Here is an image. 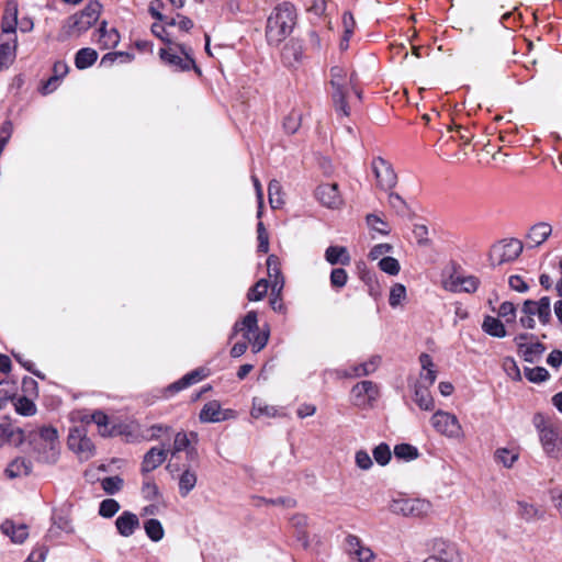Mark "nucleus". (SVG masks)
<instances>
[{"label": "nucleus", "mask_w": 562, "mask_h": 562, "mask_svg": "<svg viewBox=\"0 0 562 562\" xmlns=\"http://www.w3.org/2000/svg\"><path fill=\"white\" fill-rule=\"evenodd\" d=\"M235 333H243V336L251 345L254 352L263 349L269 340L270 328L265 325L261 329L258 326V316L255 311L248 312L245 317L234 326Z\"/></svg>", "instance_id": "f03ea898"}, {"label": "nucleus", "mask_w": 562, "mask_h": 562, "mask_svg": "<svg viewBox=\"0 0 562 562\" xmlns=\"http://www.w3.org/2000/svg\"><path fill=\"white\" fill-rule=\"evenodd\" d=\"M227 418L226 412L221 408L217 401L206 403L200 412L202 423H218Z\"/></svg>", "instance_id": "a878e982"}, {"label": "nucleus", "mask_w": 562, "mask_h": 562, "mask_svg": "<svg viewBox=\"0 0 562 562\" xmlns=\"http://www.w3.org/2000/svg\"><path fill=\"white\" fill-rule=\"evenodd\" d=\"M441 283L450 292L473 293L479 286L477 278L462 274L454 269L445 271Z\"/></svg>", "instance_id": "9b49d317"}, {"label": "nucleus", "mask_w": 562, "mask_h": 562, "mask_svg": "<svg viewBox=\"0 0 562 562\" xmlns=\"http://www.w3.org/2000/svg\"><path fill=\"white\" fill-rule=\"evenodd\" d=\"M14 409L22 416H33L36 413V406L30 398L19 396L12 400Z\"/></svg>", "instance_id": "09e8293b"}, {"label": "nucleus", "mask_w": 562, "mask_h": 562, "mask_svg": "<svg viewBox=\"0 0 562 562\" xmlns=\"http://www.w3.org/2000/svg\"><path fill=\"white\" fill-rule=\"evenodd\" d=\"M200 461L180 462L170 461L167 465L170 474L178 481V492L181 497H187L198 484Z\"/></svg>", "instance_id": "7ed1b4c3"}, {"label": "nucleus", "mask_w": 562, "mask_h": 562, "mask_svg": "<svg viewBox=\"0 0 562 562\" xmlns=\"http://www.w3.org/2000/svg\"><path fill=\"white\" fill-rule=\"evenodd\" d=\"M517 514L526 521H536L543 518V509L536 504L521 501L517 503Z\"/></svg>", "instance_id": "72a5a7b5"}, {"label": "nucleus", "mask_w": 562, "mask_h": 562, "mask_svg": "<svg viewBox=\"0 0 562 562\" xmlns=\"http://www.w3.org/2000/svg\"><path fill=\"white\" fill-rule=\"evenodd\" d=\"M68 447L82 461L89 460L94 456V445L81 428L76 427L70 430L68 436Z\"/></svg>", "instance_id": "ddd939ff"}, {"label": "nucleus", "mask_w": 562, "mask_h": 562, "mask_svg": "<svg viewBox=\"0 0 562 562\" xmlns=\"http://www.w3.org/2000/svg\"><path fill=\"white\" fill-rule=\"evenodd\" d=\"M121 506L114 498H105L100 503L99 515L103 518H112L120 510Z\"/></svg>", "instance_id": "864d4df0"}, {"label": "nucleus", "mask_w": 562, "mask_h": 562, "mask_svg": "<svg viewBox=\"0 0 562 562\" xmlns=\"http://www.w3.org/2000/svg\"><path fill=\"white\" fill-rule=\"evenodd\" d=\"M532 424L536 427L541 446L546 453L552 456L559 451V432L558 429L551 424L547 417L537 413L532 418Z\"/></svg>", "instance_id": "1a4fd4ad"}, {"label": "nucleus", "mask_w": 562, "mask_h": 562, "mask_svg": "<svg viewBox=\"0 0 562 562\" xmlns=\"http://www.w3.org/2000/svg\"><path fill=\"white\" fill-rule=\"evenodd\" d=\"M101 4L90 1L82 11L69 18L65 32L68 36H80L87 32L99 19Z\"/></svg>", "instance_id": "39448f33"}, {"label": "nucleus", "mask_w": 562, "mask_h": 562, "mask_svg": "<svg viewBox=\"0 0 562 562\" xmlns=\"http://www.w3.org/2000/svg\"><path fill=\"white\" fill-rule=\"evenodd\" d=\"M356 465L363 471H368L373 467V461L367 450L360 449L355 453Z\"/></svg>", "instance_id": "e2e57ef3"}, {"label": "nucleus", "mask_w": 562, "mask_h": 562, "mask_svg": "<svg viewBox=\"0 0 562 562\" xmlns=\"http://www.w3.org/2000/svg\"><path fill=\"white\" fill-rule=\"evenodd\" d=\"M372 171L376 179V184L381 190L390 191L397 183V176L392 165L381 157H376L372 161Z\"/></svg>", "instance_id": "4468645a"}, {"label": "nucleus", "mask_w": 562, "mask_h": 562, "mask_svg": "<svg viewBox=\"0 0 562 562\" xmlns=\"http://www.w3.org/2000/svg\"><path fill=\"white\" fill-rule=\"evenodd\" d=\"M68 71V66L64 61H57L54 65V76L49 78L47 85L45 86V92H52L56 88V83L58 78L64 77Z\"/></svg>", "instance_id": "5fc2aeb1"}, {"label": "nucleus", "mask_w": 562, "mask_h": 562, "mask_svg": "<svg viewBox=\"0 0 562 562\" xmlns=\"http://www.w3.org/2000/svg\"><path fill=\"white\" fill-rule=\"evenodd\" d=\"M432 428L439 435L452 440H463L464 429L457 415L447 411L438 409L430 417Z\"/></svg>", "instance_id": "423d86ee"}, {"label": "nucleus", "mask_w": 562, "mask_h": 562, "mask_svg": "<svg viewBox=\"0 0 562 562\" xmlns=\"http://www.w3.org/2000/svg\"><path fill=\"white\" fill-rule=\"evenodd\" d=\"M419 363L422 371L419 374L418 385L426 387L431 386L437 379V370L432 362L431 357L428 353H422L419 357Z\"/></svg>", "instance_id": "b1692460"}, {"label": "nucleus", "mask_w": 562, "mask_h": 562, "mask_svg": "<svg viewBox=\"0 0 562 562\" xmlns=\"http://www.w3.org/2000/svg\"><path fill=\"white\" fill-rule=\"evenodd\" d=\"M428 389L429 387L418 385V384L416 385V389H415V402L422 409H425V411H431L435 406L434 398L430 395V392Z\"/></svg>", "instance_id": "79ce46f5"}, {"label": "nucleus", "mask_w": 562, "mask_h": 562, "mask_svg": "<svg viewBox=\"0 0 562 562\" xmlns=\"http://www.w3.org/2000/svg\"><path fill=\"white\" fill-rule=\"evenodd\" d=\"M18 23V4L14 1H9L5 5L2 18V33L15 35Z\"/></svg>", "instance_id": "c85d7f7f"}, {"label": "nucleus", "mask_w": 562, "mask_h": 562, "mask_svg": "<svg viewBox=\"0 0 562 562\" xmlns=\"http://www.w3.org/2000/svg\"><path fill=\"white\" fill-rule=\"evenodd\" d=\"M180 452L186 453V461L195 462L199 459L196 448L191 446L188 435L184 431L176 434L172 447L168 449V453L171 456L170 461H180Z\"/></svg>", "instance_id": "a211bd4d"}, {"label": "nucleus", "mask_w": 562, "mask_h": 562, "mask_svg": "<svg viewBox=\"0 0 562 562\" xmlns=\"http://www.w3.org/2000/svg\"><path fill=\"white\" fill-rule=\"evenodd\" d=\"M406 300V288L402 283H395L389 295L390 305L395 308Z\"/></svg>", "instance_id": "603ef678"}, {"label": "nucleus", "mask_w": 562, "mask_h": 562, "mask_svg": "<svg viewBox=\"0 0 562 562\" xmlns=\"http://www.w3.org/2000/svg\"><path fill=\"white\" fill-rule=\"evenodd\" d=\"M140 521L136 514L125 510L115 520V528L120 536L132 537L139 528Z\"/></svg>", "instance_id": "aec40b11"}, {"label": "nucleus", "mask_w": 562, "mask_h": 562, "mask_svg": "<svg viewBox=\"0 0 562 562\" xmlns=\"http://www.w3.org/2000/svg\"><path fill=\"white\" fill-rule=\"evenodd\" d=\"M1 530L15 543H23L29 537L27 526L24 524H15L12 520L2 522Z\"/></svg>", "instance_id": "bb28decb"}, {"label": "nucleus", "mask_w": 562, "mask_h": 562, "mask_svg": "<svg viewBox=\"0 0 562 562\" xmlns=\"http://www.w3.org/2000/svg\"><path fill=\"white\" fill-rule=\"evenodd\" d=\"M378 266L383 272H385L390 276H396L401 269L400 262L397 261V259L390 257V256H385V257L381 258L379 260Z\"/></svg>", "instance_id": "bf43d9fd"}, {"label": "nucleus", "mask_w": 562, "mask_h": 562, "mask_svg": "<svg viewBox=\"0 0 562 562\" xmlns=\"http://www.w3.org/2000/svg\"><path fill=\"white\" fill-rule=\"evenodd\" d=\"M291 525L297 532V538L304 546L308 544L307 526L308 519L305 515L296 514L291 518Z\"/></svg>", "instance_id": "a19ab883"}, {"label": "nucleus", "mask_w": 562, "mask_h": 562, "mask_svg": "<svg viewBox=\"0 0 562 562\" xmlns=\"http://www.w3.org/2000/svg\"><path fill=\"white\" fill-rule=\"evenodd\" d=\"M91 420L98 426L99 434L103 437L121 435V427L112 425L109 417L103 412H95L91 415Z\"/></svg>", "instance_id": "cd10ccee"}, {"label": "nucleus", "mask_w": 562, "mask_h": 562, "mask_svg": "<svg viewBox=\"0 0 562 562\" xmlns=\"http://www.w3.org/2000/svg\"><path fill=\"white\" fill-rule=\"evenodd\" d=\"M367 225L372 232H375L380 235H389L391 232V227L381 216L376 214H368L366 217Z\"/></svg>", "instance_id": "49530a36"}, {"label": "nucleus", "mask_w": 562, "mask_h": 562, "mask_svg": "<svg viewBox=\"0 0 562 562\" xmlns=\"http://www.w3.org/2000/svg\"><path fill=\"white\" fill-rule=\"evenodd\" d=\"M144 530L146 536L154 542H159L165 537L162 524L155 518H150L144 522Z\"/></svg>", "instance_id": "58836bf2"}, {"label": "nucleus", "mask_w": 562, "mask_h": 562, "mask_svg": "<svg viewBox=\"0 0 562 562\" xmlns=\"http://www.w3.org/2000/svg\"><path fill=\"white\" fill-rule=\"evenodd\" d=\"M355 19L350 12H345L342 15V25H344V37L340 43L342 49L348 47V41L353 33L355 29Z\"/></svg>", "instance_id": "6e6d98bb"}, {"label": "nucleus", "mask_w": 562, "mask_h": 562, "mask_svg": "<svg viewBox=\"0 0 562 562\" xmlns=\"http://www.w3.org/2000/svg\"><path fill=\"white\" fill-rule=\"evenodd\" d=\"M430 554L423 562H459V551L454 543L435 538L429 543Z\"/></svg>", "instance_id": "f8f14e48"}, {"label": "nucleus", "mask_w": 562, "mask_h": 562, "mask_svg": "<svg viewBox=\"0 0 562 562\" xmlns=\"http://www.w3.org/2000/svg\"><path fill=\"white\" fill-rule=\"evenodd\" d=\"M302 114L299 111H291L283 122L286 133L294 134L301 126Z\"/></svg>", "instance_id": "052dcab7"}, {"label": "nucleus", "mask_w": 562, "mask_h": 562, "mask_svg": "<svg viewBox=\"0 0 562 562\" xmlns=\"http://www.w3.org/2000/svg\"><path fill=\"white\" fill-rule=\"evenodd\" d=\"M394 454L397 459L411 461L418 458V450L409 443H400L395 446Z\"/></svg>", "instance_id": "8fccbe9b"}, {"label": "nucleus", "mask_w": 562, "mask_h": 562, "mask_svg": "<svg viewBox=\"0 0 562 562\" xmlns=\"http://www.w3.org/2000/svg\"><path fill=\"white\" fill-rule=\"evenodd\" d=\"M167 456L168 449L164 447H153L144 456L142 471L148 473L156 470L165 462Z\"/></svg>", "instance_id": "5701e85b"}, {"label": "nucleus", "mask_w": 562, "mask_h": 562, "mask_svg": "<svg viewBox=\"0 0 562 562\" xmlns=\"http://www.w3.org/2000/svg\"><path fill=\"white\" fill-rule=\"evenodd\" d=\"M268 276L273 292L280 293L284 286V279L281 274L280 260L277 256L270 255L267 259Z\"/></svg>", "instance_id": "393cba45"}, {"label": "nucleus", "mask_w": 562, "mask_h": 562, "mask_svg": "<svg viewBox=\"0 0 562 562\" xmlns=\"http://www.w3.org/2000/svg\"><path fill=\"white\" fill-rule=\"evenodd\" d=\"M16 37L12 34L0 36V69L9 67L15 57Z\"/></svg>", "instance_id": "4be33fe9"}, {"label": "nucleus", "mask_w": 562, "mask_h": 562, "mask_svg": "<svg viewBox=\"0 0 562 562\" xmlns=\"http://www.w3.org/2000/svg\"><path fill=\"white\" fill-rule=\"evenodd\" d=\"M389 205L397 213L405 214L408 206L406 201L397 193L390 192L387 196Z\"/></svg>", "instance_id": "680f3d73"}, {"label": "nucleus", "mask_w": 562, "mask_h": 562, "mask_svg": "<svg viewBox=\"0 0 562 562\" xmlns=\"http://www.w3.org/2000/svg\"><path fill=\"white\" fill-rule=\"evenodd\" d=\"M204 378L202 370H195L188 374H186L182 379L170 385V390H173L176 392L181 391L199 381H201Z\"/></svg>", "instance_id": "de8ad7c7"}, {"label": "nucleus", "mask_w": 562, "mask_h": 562, "mask_svg": "<svg viewBox=\"0 0 562 562\" xmlns=\"http://www.w3.org/2000/svg\"><path fill=\"white\" fill-rule=\"evenodd\" d=\"M268 281L266 279H260L249 291L247 297L249 301H260L265 297L268 291Z\"/></svg>", "instance_id": "13d9d810"}, {"label": "nucleus", "mask_w": 562, "mask_h": 562, "mask_svg": "<svg viewBox=\"0 0 562 562\" xmlns=\"http://www.w3.org/2000/svg\"><path fill=\"white\" fill-rule=\"evenodd\" d=\"M101 486L108 494H115L122 488L123 480L120 476H109L102 480Z\"/></svg>", "instance_id": "0e129e2a"}, {"label": "nucleus", "mask_w": 562, "mask_h": 562, "mask_svg": "<svg viewBox=\"0 0 562 562\" xmlns=\"http://www.w3.org/2000/svg\"><path fill=\"white\" fill-rule=\"evenodd\" d=\"M372 454L375 462L381 467H385L391 461L392 458L390 446L384 442L378 445L373 449Z\"/></svg>", "instance_id": "3c124183"}, {"label": "nucleus", "mask_w": 562, "mask_h": 562, "mask_svg": "<svg viewBox=\"0 0 562 562\" xmlns=\"http://www.w3.org/2000/svg\"><path fill=\"white\" fill-rule=\"evenodd\" d=\"M24 441V431L13 425L9 418H3L0 422V449L4 446L19 447Z\"/></svg>", "instance_id": "6ab92c4d"}, {"label": "nucleus", "mask_w": 562, "mask_h": 562, "mask_svg": "<svg viewBox=\"0 0 562 562\" xmlns=\"http://www.w3.org/2000/svg\"><path fill=\"white\" fill-rule=\"evenodd\" d=\"M537 316L539 322L543 325L549 324L551 319V300L548 296H542L538 301L526 300L521 306V316L519 323L524 328L533 329L536 327Z\"/></svg>", "instance_id": "20e7f679"}, {"label": "nucleus", "mask_w": 562, "mask_h": 562, "mask_svg": "<svg viewBox=\"0 0 562 562\" xmlns=\"http://www.w3.org/2000/svg\"><path fill=\"white\" fill-rule=\"evenodd\" d=\"M552 227L550 224L541 222L533 225L527 236L528 241L532 246H540L551 235Z\"/></svg>", "instance_id": "473e14b6"}, {"label": "nucleus", "mask_w": 562, "mask_h": 562, "mask_svg": "<svg viewBox=\"0 0 562 562\" xmlns=\"http://www.w3.org/2000/svg\"><path fill=\"white\" fill-rule=\"evenodd\" d=\"M347 551L350 557L357 559L359 562H371L374 554L372 550L364 546L362 541L353 535H349L346 539Z\"/></svg>", "instance_id": "412c9836"}, {"label": "nucleus", "mask_w": 562, "mask_h": 562, "mask_svg": "<svg viewBox=\"0 0 562 562\" xmlns=\"http://www.w3.org/2000/svg\"><path fill=\"white\" fill-rule=\"evenodd\" d=\"M330 74V85L334 91L350 90L352 88V79L348 77L344 68L335 66L331 68Z\"/></svg>", "instance_id": "2f4dec72"}, {"label": "nucleus", "mask_w": 562, "mask_h": 562, "mask_svg": "<svg viewBox=\"0 0 562 562\" xmlns=\"http://www.w3.org/2000/svg\"><path fill=\"white\" fill-rule=\"evenodd\" d=\"M349 90H339V91H333L331 99L334 103L335 111L338 115L341 116H349L350 114V108L346 101V97L348 94Z\"/></svg>", "instance_id": "a18cd8bd"}, {"label": "nucleus", "mask_w": 562, "mask_h": 562, "mask_svg": "<svg viewBox=\"0 0 562 562\" xmlns=\"http://www.w3.org/2000/svg\"><path fill=\"white\" fill-rule=\"evenodd\" d=\"M32 470L31 461L24 458H16L13 460L8 468L5 469V473L9 477H21L27 475Z\"/></svg>", "instance_id": "c9c22d12"}, {"label": "nucleus", "mask_w": 562, "mask_h": 562, "mask_svg": "<svg viewBox=\"0 0 562 562\" xmlns=\"http://www.w3.org/2000/svg\"><path fill=\"white\" fill-rule=\"evenodd\" d=\"M525 375L530 382L539 383L549 378V372L542 367H536L526 369Z\"/></svg>", "instance_id": "69168bd1"}, {"label": "nucleus", "mask_w": 562, "mask_h": 562, "mask_svg": "<svg viewBox=\"0 0 562 562\" xmlns=\"http://www.w3.org/2000/svg\"><path fill=\"white\" fill-rule=\"evenodd\" d=\"M281 56H282L283 63L286 66L293 67V66H295L301 60L302 48L296 43H292V42L288 43L282 48Z\"/></svg>", "instance_id": "e433bc0d"}, {"label": "nucleus", "mask_w": 562, "mask_h": 562, "mask_svg": "<svg viewBox=\"0 0 562 562\" xmlns=\"http://www.w3.org/2000/svg\"><path fill=\"white\" fill-rule=\"evenodd\" d=\"M522 251V243L518 239H504L495 244L490 251V260L493 266H501L514 261Z\"/></svg>", "instance_id": "9d476101"}, {"label": "nucleus", "mask_w": 562, "mask_h": 562, "mask_svg": "<svg viewBox=\"0 0 562 562\" xmlns=\"http://www.w3.org/2000/svg\"><path fill=\"white\" fill-rule=\"evenodd\" d=\"M250 415L256 419L261 417L274 418L279 416V411L276 406L266 403L265 400L260 397H254Z\"/></svg>", "instance_id": "c756f323"}, {"label": "nucleus", "mask_w": 562, "mask_h": 562, "mask_svg": "<svg viewBox=\"0 0 562 562\" xmlns=\"http://www.w3.org/2000/svg\"><path fill=\"white\" fill-rule=\"evenodd\" d=\"M269 204L272 209H280L284 204L282 187L278 180H271L268 186Z\"/></svg>", "instance_id": "ea45409f"}, {"label": "nucleus", "mask_w": 562, "mask_h": 562, "mask_svg": "<svg viewBox=\"0 0 562 562\" xmlns=\"http://www.w3.org/2000/svg\"><path fill=\"white\" fill-rule=\"evenodd\" d=\"M181 55L177 54L171 47L162 48L159 52L160 58L176 70H189L194 67V59L191 57V49L186 46H179Z\"/></svg>", "instance_id": "dca6fc26"}, {"label": "nucleus", "mask_w": 562, "mask_h": 562, "mask_svg": "<svg viewBox=\"0 0 562 562\" xmlns=\"http://www.w3.org/2000/svg\"><path fill=\"white\" fill-rule=\"evenodd\" d=\"M495 461L505 468H512L518 460L519 453L515 449L498 448L494 454Z\"/></svg>", "instance_id": "c03bdc74"}, {"label": "nucleus", "mask_w": 562, "mask_h": 562, "mask_svg": "<svg viewBox=\"0 0 562 562\" xmlns=\"http://www.w3.org/2000/svg\"><path fill=\"white\" fill-rule=\"evenodd\" d=\"M482 329L490 336L496 338H504L506 336V329L504 324L496 317L486 316L482 323Z\"/></svg>", "instance_id": "4c0bfd02"}, {"label": "nucleus", "mask_w": 562, "mask_h": 562, "mask_svg": "<svg viewBox=\"0 0 562 562\" xmlns=\"http://www.w3.org/2000/svg\"><path fill=\"white\" fill-rule=\"evenodd\" d=\"M317 201L325 207L338 210L344 205V199L337 183L319 184L315 191Z\"/></svg>", "instance_id": "f3484780"}, {"label": "nucleus", "mask_w": 562, "mask_h": 562, "mask_svg": "<svg viewBox=\"0 0 562 562\" xmlns=\"http://www.w3.org/2000/svg\"><path fill=\"white\" fill-rule=\"evenodd\" d=\"M380 361L381 358L379 356L371 357L368 361L355 368V375L361 376L373 373L378 369Z\"/></svg>", "instance_id": "4d7b16f0"}, {"label": "nucleus", "mask_w": 562, "mask_h": 562, "mask_svg": "<svg viewBox=\"0 0 562 562\" xmlns=\"http://www.w3.org/2000/svg\"><path fill=\"white\" fill-rule=\"evenodd\" d=\"M296 22V12L289 2L274 8L267 21L266 38L269 45H279L293 31Z\"/></svg>", "instance_id": "f257e3e1"}, {"label": "nucleus", "mask_w": 562, "mask_h": 562, "mask_svg": "<svg viewBox=\"0 0 562 562\" xmlns=\"http://www.w3.org/2000/svg\"><path fill=\"white\" fill-rule=\"evenodd\" d=\"M379 396V389L372 381H361L351 390L352 403L360 408L371 407Z\"/></svg>", "instance_id": "2eb2a0df"}, {"label": "nucleus", "mask_w": 562, "mask_h": 562, "mask_svg": "<svg viewBox=\"0 0 562 562\" xmlns=\"http://www.w3.org/2000/svg\"><path fill=\"white\" fill-rule=\"evenodd\" d=\"M390 512L395 515L413 518H424L434 512L430 501L425 498H395L389 505Z\"/></svg>", "instance_id": "0eeeda50"}, {"label": "nucleus", "mask_w": 562, "mask_h": 562, "mask_svg": "<svg viewBox=\"0 0 562 562\" xmlns=\"http://www.w3.org/2000/svg\"><path fill=\"white\" fill-rule=\"evenodd\" d=\"M348 281V274L345 269L336 268L330 273V284L335 288H344Z\"/></svg>", "instance_id": "774afa93"}, {"label": "nucleus", "mask_w": 562, "mask_h": 562, "mask_svg": "<svg viewBox=\"0 0 562 562\" xmlns=\"http://www.w3.org/2000/svg\"><path fill=\"white\" fill-rule=\"evenodd\" d=\"M325 259L330 265H344L350 263L351 258L346 247L342 246H330L325 251Z\"/></svg>", "instance_id": "f704fd0d"}, {"label": "nucleus", "mask_w": 562, "mask_h": 562, "mask_svg": "<svg viewBox=\"0 0 562 562\" xmlns=\"http://www.w3.org/2000/svg\"><path fill=\"white\" fill-rule=\"evenodd\" d=\"M498 316L503 317L507 323H513L516 319V307L512 302H503L498 308Z\"/></svg>", "instance_id": "338daca9"}, {"label": "nucleus", "mask_w": 562, "mask_h": 562, "mask_svg": "<svg viewBox=\"0 0 562 562\" xmlns=\"http://www.w3.org/2000/svg\"><path fill=\"white\" fill-rule=\"evenodd\" d=\"M97 42L103 49L113 48L119 44L120 35L115 29H108L106 22H102L98 30Z\"/></svg>", "instance_id": "7c9ffc66"}, {"label": "nucleus", "mask_w": 562, "mask_h": 562, "mask_svg": "<svg viewBox=\"0 0 562 562\" xmlns=\"http://www.w3.org/2000/svg\"><path fill=\"white\" fill-rule=\"evenodd\" d=\"M98 58V53L92 48H81L76 54L75 64L79 69H86L92 66Z\"/></svg>", "instance_id": "37998d69"}, {"label": "nucleus", "mask_w": 562, "mask_h": 562, "mask_svg": "<svg viewBox=\"0 0 562 562\" xmlns=\"http://www.w3.org/2000/svg\"><path fill=\"white\" fill-rule=\"evenodd\" d=\"M35 447L44 462L55 463L60 450L57 430L53 427H43L35 441Z\"/></svg>", "instance_id": "6e6552de"}]
</instances>
